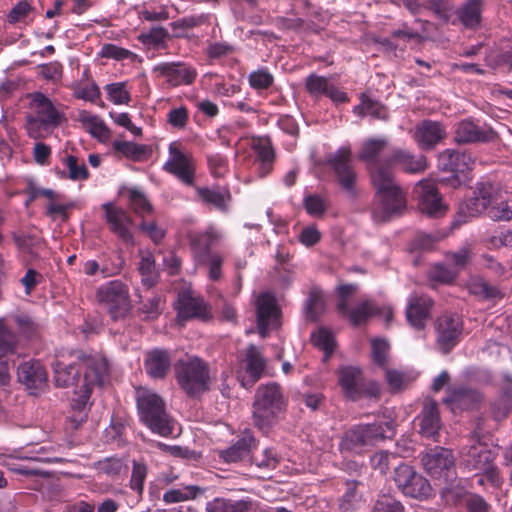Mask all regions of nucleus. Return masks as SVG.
<instances>
[{"label": "nucleus", "instance_id": "46", "mask_svg": "<svg viewBox=\"0 0 512 512\" xmlns=\"http://www.w3.org/2000/svg\"><path fill=\"white\" fill-rule=\"evenodd\" d=\"M202 489L196 485H188L182 489H170L163 494V501L166 504H175L196 498Z\"/></svg>", "mask_w": 512, "mask_h": 512}, {"label": "nucleus", "instance_id": "47", "mask_svg": "<svg viewBox=\"0 0 512 512\" xmlns=\"http://www.w3.org/2000/svg\"><path fill=\"white\" fill-rule=\"evenodd\" d=\"M355 425L346 430L340 440L339 450L342 454H360L363 451Z\"/></svg>", "mask_w": 512, "mask_h": 512}, {"label": "nucleus", "instance_id": "40", "mask_svg": "<svg viewBox=\"0 0 512 512\" xmlns=\"http://www.w3.org/2000/svg\"><path fill=\"white\" fill-rule=\"evenodd\" d=\"M305 316L311 321H316L325 311V299L321 290L313 288L309 292L304 305Z\"/></svg>", "mask_w": 512, "mask_h": 512}, {"label": "nucleus", "instance_id": "39", "mask_svg": "<svg viewBox=\"0 0 512 512\" xmlns=\"http://www.w3.org/2000/svg\"><path fill=\"white\" fill-rule=\"evenodd\" d=\"M113 149L132 161L146 160L150 155V148L144 144H137L130 141L115 140Z\"/></svg>", "mask_w": 512, "mask_h": 512}, {"label": "nucleus", "instance_id": "62", "mask_svg": "<svg viewBox=\"0 0 512 512\" xmlns=\"http://www.w3.org/2000/svg\"><path fill=\"white\" fill-rule=\"evenodd\" d=\"M9 469L19 475H23L29 478H49L51 477V473L49 471H45L39 469L32 463L23 464V463H12L9 464Z\"/></svg>", "mask_w": 512, "mask_h": 512}, {"label": "nucleus", "instance_id": "31", "mask_svg": "<svg viewBox=\"0 0 512 512\" xmlns=\"http://www.w3.org/2000/svg\"><path fill=\"white\" fill-rule=\"evenodd\" d=\"M485 0H465L455 10L456 20L468 30L480 28Z\"/></svg>", "mask_w": 512, "mask_h": 512}, {"label": "nucleus", "instance_id": "51", "mask_svg": "<svg viewBox=\"0 0 512 512\" xmlns=\"http://www.w3.org/2000/svg\"><path fill=\"white\" fill-rule=\"evenodd\" d=\"M251 464H254L259 469L274 470L279 464V459L276 452L271 448L264 449L261 454H253L249 458Z\"/></svg>", "mask_w": 512, "mask_h": 512}, {"label": "nucleus", "instance_id": "56", "mask_svg": "<svg viewBox=\"0 0 512 512\" xmlns=\"http://www.w3.org/2000/svg\"><path fill=\"white\" fill-rule=\"evenodd\" d=\"M471 257L472 251L469 246H463L457 251L448 252L446 254L447 261L453 266V269L457 270V273L466 267V265L470 262Z\"/></svg>", "mask_w": 512, "mask_h": 512}, {"label": "nucleus", "instance_id": "17", "mask_svg": "<svg viewBox=\"0 0 512 512\" xmlns=\"http://www.w3.org/2000/svg\"><path fill=\"white\" fill-rule=\"evenodd\" d=\"M17 377L32 395H37L47 386V372L39 360L22 362L17 368Z\"/></svg>", "mask_w": 512, "mask_h": 512}, {"label": "nucleus", "instance_id": "57", "mask_svg": "<svg viewBox=\"0 0 512 512\" xmlns=\"http://www.w3.org/2000/svg\"><path fill=\"white\" fill-rule=\"evenodd\" d=\"M17 336L5 325L0 318V353H14L17 346Z\"/></svg>", "mask_w": 512, "mask_h": 512}, {"label": "nucleus", "instance_id": "27", "mask_svg": "<svg viewBox=\"0 0 512 512\" xmlns=\"http://www.w3.org/2000/svg\"><path fill=\"white\" fill-rule=\"evenodd\" d=\"M496 133L491 128H482L470 120H462L456 126L454 140L458 144L491 142Z\"/></svg>", "mask_w": 512, "mask_h": 512}, {"label": "nucleus", "instance_id": "32", "mask_svg": "<svg viewBox=\"0 0 512 512\" xmlns=\"http://www.w3.org/2000/svg\"><path fill=\"white\" fill-rule=\"evenodd\" d=\"M388 141L385 138H370L366 140L358 153L359 160L366 163L367 168L370 173V178L372 179V170L377 167H381L386 169L387 171H392L387 166V159L384 161H380L378 156L381 152L387 147Z\"/></svg>", "mask_w": 512, "mask_h": 512}, {"label": "nucleus", "instance_id": "8", "mask_svg": "<svg viewBox=\"0 0 512 512\" xmlns=\"http://www.w3.org/2000/svg\"><path fill=\"white\" fill-rule=\"evenodd\" d=\"M338 384L344 396L357 401L362 397L379 398L381 389L377 382L366 381L360 368L344 366L338 369Z\"/></svg>", "mask_w": 512, "mask_h": 512}, {"label": "nucleus", "instance_id": "34", "mask_svg": "<svg viewBox=\"0 0 512 512\" xmlns=\"http://www.w3.org/2000/svg\"><path fill=\"white\" fill-rule=\"evenodd\" d=\"M252 149L256 154L258 162V173L260 177L267 176L272 168L275 159V152L269 138L258 137L253 139Z\"/></svg>", "mask_w": 512, "mask_h": 512}, {"label": "nucleus", "instance_id": "22", "mask_svg": "<svg viewBox=\"0 0 512 512\" xmlns=\"http://www.w3.org/2000/svg\"><path fill=\"white\" fill-rule=\"evenodd\" d=\"M259 441L250 429H245L228 448L218 451V457L225 463H237L249 459L258 447Z\"/></svg>", "mask_w": 512, "mask_h": 512}, {"label": "nucleus", "instance_id": "2", "mask_svg": "<svg viewBox=\"0 0 512 512\" xmlns=\"http://www.w3.org/2000/svg\"><path fill=\"white\" fill-rule=\"evenodd\" d=\"M372 185L375 189V204L372 217L377 223H385L406 210V198L395 180L393 171L377 167L372 170Z\"/></svg>", "mask_w": 512, "mask_h": 512}, {"label": "nucleus", "instance_id": "10", "mask_svg": "<svg viewBox=\"0 0 512 512\" xmlns=\"http://www.w3.org/2000/svg\"><path fill=\"white\" fill-rule=\"evenodd\" d=\"M327 165L334 178L349 198H356L358 174L353 165L352 152L349 147H341L327 158Z\"/></svg>", "mask_w": 512, "mask_h": 512}, {"label": "nucleus", "instance_id": "21", "mask_svg": "<svg viewBox=\"0 0 512 512\" xmlns=\"http://www.w3.org/2000/svg\"><path fill=\"white\" fill-rule=\"evenodd\" d=\"M434 305L433 299L426 294H411L406 306V319L416 330L425 328L427 321L431 318V310Z\"/></svg>", "mask_w": 512, "mask_h": 512}, {"label": "nucleus", "instance_id": "58", "mask_svg": "<svg viewBox=\"0 0 512 512\" xmlns=\"http://www.w3.org/2000/svg\"><path fill=\"white\" fill-rule=\"evenodd\" d=\"M169 37L168 31L162 26L152 27L147 33L139 36L140 41L145 45L160 47Z\"/></svg>", "mask_w": 512, "mask_h": 512}, {"label": "nucleus", "instance_id": "19", "mask_svg": "<svg viewBox=\"0 0 512 512\" xmlns=\"http://www.w3.org/2000/svg\"><path fill=\"white\" fill-rule=\"evenodd\" d=\"M414 193L419 200V209L431 217H438L446 211L436 184L431 180H421Z\"/></svg>", "mask_w": 512, "mask_h": 512}, {"label": "nucleus", "instance_id": "30", "mask_svg": "<svg viewBox=\"0 0 512 512\" xmlns=\"http://www.w3.org/2000/svg\"><path fill=\"white\" fill-rule=\"evenodd\" d=\"M171 353L163 348H154L146 352L144 368L153 379H164L171 368Z\"/></svg>", "mask_w": 512, "mask_h": 512}, {"label": "nucleus", "instance_id": "52", "mask_svg": "<svg viewBox=\"0 0 512 512\" xmlns=\"http://www.w3.org/2000/svg\"><path fill=\"white\" fill-rule=\"evenodd\" d=\"M248 82L254 90H266L274 84V76L266 67H262L248 75Z\"/></svg>", "mask_w": 512, "mask_h": 512}, {"label": "nucleus", "instance_id": "20", "mask_svg": "<svg viewBox=\"0 0 512 512\" xmlns=\"http://www.w3.org/2000/svg\"><path fill=\"white\" fill-rule=\"evenodd\" d=\"M447 137L446 127L438 121L422 120L416 126L413 139L421 150H432Z\"/></svg>", "mask_w": 512, "mask_h": 512}, {"label": "nucleus", "instance_id": "35", "mask_svg": "<svg viewBox=\"0 0 512 512\" xmlns=\"http://www.w3.org/2000/svg\"><path fill=\"white\" fill-rule=\"evenodd\" d=\"M489 206L481 201V199L473 194L472 197L461 202L456 211L452 228H459L462 224L467 223L471 219L478 217L484 211L488 212Z\"/></svg>", "mask_w": 512, "mask_h": 512}, {"label": "nucleus", "instance_id": "18", "mask_svg": "<svg viewBox=\"0 0 512 512\" xmlns=\"http://www.w3.org/2000/svg\"><path fill=\"white\" fill-rule=\"evenodd\" d=\"M153 72L165 78L171 87L191 85L197 77L196 69L182 62L159 63L154 66Z\"/></svg>", "mask_w": 512, "mask_h": 512}, {"label": "nucleus", "instance_id": "24", "mask_svg": "<svg viewBox=\"0 0 512 512\" xmlns=\"http://www.w3.org/2000/svg\"><path fill=\"white\" fill-rule=\"evenodd\" d=\"M256 312L258 332L262 337H266L269 329L278 325L280 311L274 296L267 293L259 295Z\"/></svg>", "mask_w": 512, "mask_h": 512}, {"label": "nucleus", "instance_id": "33", "mask_svg": "<svg viewBox=\"0 0 512 512\" xmlns=\"http://www.w3.org/2000/svg\"><path fill=\"white\" fill-rule=\"evenodd\" d=\"M221 239V234L214 228L209 227L204 232L194 233L189 236L190 246L195 262H201L205 257L213 254L211 248Z\"/></svg>", "mask_w": 512, "mask_h": 512}, {"label": "nucleus", "instance_id": "23", "mask_svg": "<svg viewBox=\"0 0 512 512\" xmlns=\"http://www.w3.org/2000/svg\"><path fill=\"white\" fill-rule=\"evenodd\" d=\"M105 211V219L110 230L127 244H133L134 238L130 231L133 224L132 218L122 208L108 202L102 205Z\"/></svg>", "mask_w": 512, "mask_h": 512}, {"label": "nucleus", "instance_id": "61", "mask_svg": "<svg viewBox=\"0 0 512 512\" xmlns=\"http://www.w3.org/2000/svg\"><path fill=\"white\" fill-rule=\"evenodd\" d=\"M385 377L388 385L394 391L402 390L413 380L408 373L388 368L385 369Z\"/></svg>", "mask_w": 512, "mask_h": 512}, {"label": "nucleus", "instance_id": "55", "mask_svg": "<svg viewBox=\"0 0 512 512\" xmlns=\"http://www.w3.org/2000/svg\"><path fill=\"white\" fill-rule=\"evenodd\" d=\"M63 163L69 170V179L71 180H86L89 177L88 169L84 162H79V159L74 155H67L63 159Z\"/></svg>", "mask_w": 512, "mask_h": 512}, {"label": "nucleus", "instance_id": "63", "mask_svg": "<svg viewBox=\"0 0 512 512\" xmlns=\"http://www.w3.org/2000/svg\"><path fill=\"white\" fill-rule=\"evenodd\" d=\"M473 194L490 207L495 200L497 188L491 181L482 180L475 184Z\"/></svg>", "mask_w": 512, "mask_h": 512}, {"label": "nucleus", "instance_id": "5", "mask_svg": "<svg viewBox=\"0 0 512 512\" xmlns=\"http://www.w3.org/2000/svg\"><path fill=\"white\" fill-rule=\"evenodd\" d=\"M140 420L154 433L167 437L174 433V421L166 412L162 398L147 388L136 389Z\"/></svg>", "mask_w": 512, "mask_h": 512}, {"label": "nucleus", "instance_id": "54", "mask_svg": "<svg viewBox=\"0 0 512 512\" xmlns=\"http://www.w3.org/2000/svg\"><path fill=\"white\" fill-rule=\"evenodd\" d=\"M429 279L432 282L441 284H450L458 276L457 270L447 267L445 264H435L428 273Z\"/></svg>", "mask_w": 512, "mask_h": 512}, {"label": "nucleus", "instance_id": "44", "mask_svg": "<svg viewBox=\"0 0 512 512\" xmlns=\"http://www.w3.org/2000/svg\"><path fill=\"white\" fill-rule=\"evenodd\" d=\"M141 282L147 288H152L158 283L159 273L155 266V260L151 255L143 256L138 264Z\"/></svg>", "mask_w": 512, "mask_h": 512}, {"label": "nucleus", "instance_id": "14", "mask_svg": "<svg viewBox=\"0 0 512 512\" xmlns=\"http://www.w3.org/2000/svg\"><path fill=\"white\" fill-rule=\"evenodd\" d=\"M463 331L461 318L452 313H444L436 322L437 342L443 353H448L459 342Z\"/></svg>", "mask_w": 512, "mask_h": 512}, {"label": "nucleus", "instance_id": "42", "mask_svg": "<svg viewBox=\"0 0 512 512\" xmlns=\"http://www.w3.org/2000/svg\"><path fill=\"white\" fill-rule=\"evenodd\" d=\"M246 362V370L254 383L262 375L265 369V361L258 348L253 344L249 345L247 348Z\"/></svg>", "mask_w": 512, "mask_h": 512}, {"label": "nucleus", "instance_id": "37", "mask_svg": "<svg viewBox=\"0 0 512 512\" xmlns=\"http://www.w3.org/2000/svg\"><path fill=\"white\" fill-rule=\"evenodd\" d=\"M344 486V493L339 499V510L340 512H354L362 501L360 487L363 484L357 480H346Z\"/></svg>", "mask_w": 512, "mask_h": 512}, {"label": "nucleus", "instance_id": "50", "mask_svg": "<svg viewBox=\"0 0 512 512\" xmlns=\"http://www.w3.org/2000/svg\"><path fill=\"white\" fill-rule=\"evenodd\" d=\"M13 321L16 323L19 332L27 339L35 338L39 335V325L33 318L25 313H19L13 316Z\"/></svg>", "mask_w": 512, "mask_h": 512}, {"label": "nucleus", "instance_id": "36", "mask_svg": "<svg viewBox=\"0 0 512 512\" xmlns=\"http://www.w3.org/2000/svg\"><path fill=\"white\" fill-rule=\"evenodd\" d=\"M197 195L202 202L226 213L229 210L231 193L227 187H198Z\"/></svg>", "mask_w": 512, "mask_h": 512}, {"label": "nucleus", "instance_id": "15", "mask_svg": "<svg viewBox=\"0 0 512 512\" xmlns=\"http://www.w3.org/2000/svg\"><path fill=\"white\" fill-rule=\"evenodd\" d=\"M176 310L178 317L184 320L197 319L206 322L212 319L209 305L202 297L195 296L190 291L178 294Z\"/></svg>", "mask_w": 512, "mask_h": 512}, {"label": "nucleus", "instance_id": "11", "mask_svg": "<svg viewBox=\"0 0 512 512\" xmlns=\"http://www.w3.org/2000/svg\"><path fill=\"white\" fill-rule=\"evenodd\" d=\"M441 170L452 173L441 181L457 188L467 182L466 172L472 168L473 160L470 154L457 149H445L438 156Z\"/></svg>", "mask_w": 512, "mask_h": 512}, {"label": "nucleus", "instance_id": "6", "mask_svg": "<svg viewBox=\"0 0 512 512\" xmlns=\"http://www.w3.org/2000/svg\"><path fill=\"white\" fill-rule=\"evenodd\" d=\"M174 370L178 385L188 396L195 397L209 389V367L201 358L180 359Z\"/></svg>", "mask_w": 512, "mask_h": 512}, {"label": "nucleus", "instance_id": "16", "mask_svg": "<svg viewBox=\"0 0 512 512\" xmlns=\"http://www.w3.org/2000/svg\"><path fill=\"white\" fill-rule=\"evenodd\" d=\"M168 173L175 175L186 185L194 182V163L191 156L180 150L177 143L169 145V159L163 166Z\"/></svg>", "mask_w": 512, "mask_h": 512}, {"label": "nucleus", "instance_id": "64", "mask_svg": "<svg viewBox=\"0 0 512 512\" xmlns=\"http://www.w3.org/2000/svg\"><path fill=\"white\" fill-rule=\"evenodd\" d=\"M488 217L494 221H510L512 219V200L500 201L491 205Z\"/></svg>", "mask_w": 512, "mask_h": 512}, {"label": "nucleus", "instance_id": "45", "mask_svg": "<svg viewBox=\"0 0 512 512\" xmlns=\"http://www.w3.org/2000/svg\"><path fill=\"white\" fill-rule=\"evenodd\" d=\"M311 341L314 346L324 352V361L330 358L336 347L334 335L326 328H321L312 333Z\"/></svg>", "mask_w": 512, "mask_h": 512}, {"label": "nucleus", "instance_id": "1", "mask_svg": "<svg viewBox=\"0 0 512 512\" xmlns=\"http://www.w3.org/2000/svg\"><path fill=\"white\" fill-rule=\"evenodd\" d=\"M54 380L58 387H79L80 398L89 399L92 389L103 384L106 365L80 350L61 352L53 363Z\"/></svg>", "mask_w": 512, "mask_h": 512}, {"label": "nucleus", "instance_id": "25", "mask_svg": "<svg viewBox=\"0 0 512 512\" xmlns=\"http://www.w3.org/2000/svg\"><path fill=\"white\" fill-rule=\"evenodd\" d=\"M305 88L307 92L316 99L326 96L334 103H346L349 101L347 94L331 84L328 78L314 73L306 77Z\"/></svg>", "mask_w": 512, "mask_h": 512}, {"label": "nucleus", "instance_id": "38", "mask_svg": "<svg viewBox=\"0 0 512 512\" xmlns=\"http://www.w3.org/2000/svg\"><path fill=\"white\" fill-rule=\"evenodd\" d=\"M360 104L355 106L353 112L360 117L370 115L379 120L388 118V109L382 103L370 98L367 94L362 93L360 96Z\"/></svg>", "mask_w": 512, "mask_h": 512}, {"label": "nucleus", "instance_id": "12", "mask_svg": "<svg viewBox=\"0 0 512 512\" xmlns=\"http://www.w3.org/2000/svg\"><path fill=\"white\" fill-rule=\"evenodd\" d=\"M421 461L430 476L444 478L446 481L452 478L455 460L450 450L435 447L424 453Z\"/></svg>", "mask_w": 512, "mask_h": 512}, {"label": "nucleus", "instance_id": "49", "mask_svg": "<svg viewBox=\"0 0 512 512\" xmlns=\"http://www.w3.org/2000/svg\"><path fill=\"white\" fill-rule=\"evenodd\" d=\"M163 306V299L159 295H154L146 301L140 302L138 312L143 315L144 320H155L162 313Z\"/></svg>", "mask_w": 512, "mask_h": 512}, {"label": "nucleus", "instance_id": "41", "mask_svg": "<svg viewBox=\"0 0 512 512\" xmlns=\"http://www.w3.org/2000/svg\"><path fill=\"white\" fill-rule=\"evenodd\" d=\"M378 313H380V309L372 301L365 300L350 309L346 317L351 325L359 326Z\"/></svg>", "mask_w": 512, "mask_h": 512}, {"label": "nucleus", "instance_id": "26", "mask_svg": "<svg viewBox=\"0 0 512 512\" xmlns=\"http://www.w3.org/2000/svg\"><path fill=\"white\" fill-rule=\"evenodd\" d=\"M387 166L391 170L392 167H399L406 173L417 174L427 169L428 162L426 156L422 154L415 155L407 149L396 148L387 158Z\"/></svg>", "mask_w": 512, "mask_h": 512}, {"label": "nucleus", "instance_id": "48", "mask_svg": "<svg viewBox=\"0 0 512 512\" xmlns=\"http://www.w3.org/2000/svg\"><path fill=\"white\" fill-rule=\"evenodd\" d=\"M128 193L129 206L136 215L144 217L145 215L152 212L153 208L151 203L140 190L132 188L128 191Z\"/></svg>", "mask_w": 512, "mask_h": 512}, {"label": "nucleus", "instance_id": "29", "mask_svg": "<svg viewBox=\"0 0 512 512\" xmlns=\"http://www.w3.org/2000/svg\"><path fill=\"white\" fill-rule=\"evenodd\" d=\"M363 448L375 445L377 442L390 439L395 435L393 422H376L372 424L355 425Z\"/></svg>", "mask_w": 512, "mask_h": 512}, {"label": "nucleus", "instance_id": "43", "mask_svg": "<svg viewBox=\"0 0 512 512\" xmlns=\"http://www.w3.org/2000/svg\"><path fill=\"white\" fill-rule=\"evenodd\" d=\"M251 506L250 501L246 500H227L216 498L213 502L207 504V512H248Z\"/></svg>", "mask_w": 512, "mask_h": 512}, {"label": "nucleus", "instance_id": "13", "mask_svg": "<svg viewBox=\"0 0 512 512\" xmlns=\"http://www.w3.org/2000/svg\"><path fill=\"white\" fill-rule=\"evenodd\" d=\"M494 460L495 453L485 443L479 441L464 445L459 451V465L468 472L478 474Z\"/></svg>", "mask_w": 512, "mask_h": 512}, {"label": "nucleus", "instance_id": "7", "mask_svg": "<svg viewBox=\"0 0 512 512\" xmlns=\"http://www.w3.org/2000/svg\"><path fill=\"white\" fill-rule=\"evenodd\" d=\"M96 296L112 320H122L129 315L132 308L129 289L122 281L111 280L101 285Z\"/></svg>", "mask_w": 512, "mask_h": 512}, {"label": "nucleus", "instance_id": "28", "mask_svg": "<svg viewBox=\"0 0 512 512\" xmlns=\"http://www.w3.org/2000/svg\"><path fill=\"white\" fill-rule=\"evenodd\" d=\"M419 419L420 433L423 437L437 441L441 427L438 403L431 398H426Z\"/></svg>", "mask_w": 512, "mask_h": 512}, {"label": "nucleus", "instance_id": "9", "mask_svg": "<svg viewBox=\"0 0 512 512\" xmlns=\"http://www.w3.org/2000/svg\"><path fill=\"white\" fill-rule=\"evenodd\" d=\"M393 480L397 488L407 497L424 501L433 496V488L428 479L406 463L395 466Z\"/></svg>", "mask_w": 512, "mask_h": 512}, {"label": "nucleus", "instance_id": "53", "mask_svg": "<svg viewBox=\"0 0 512 512\" xmlns=\"http://www.w3.org/2000/svg\"><path fill=\"white\" fill-rule=\"evenodd\" d=\"M148 467L144 462L133 461L130 488L139 496L143 494L144 482L147 477Z\"/></svg>", "mask_w": 512, "mask_h": 512}, {"label": "nucleus", "instance_id": "3", "mask_svg": "<svg viewBox=\"0 0 512 512\" xmlns=\"http://www.w3.org/2000/svg\"><path fill=\"white\" fill-rule=\"evenodd\" d=\"M288 398L283 388L276 382H268L257 387L252 404L254 426L268 434L285 415Z\"/></svg>", "mask_w": 512, "mask_h": 512}, {"label": "nucleus", "instance_id": "59", "mask_svg": "<svg viewBox=\"0 0 512 512\" xmlns=\"http://www.w3.org/2000/svg\"><path fill=\"white\" fill-rule=\"evenodd\" d=\"M223 257L216 252L205 257L201 262H195L197 265H206L208 267V276L213 281H218L222 277Z\"/></svg>", "mask_w": 512, "mask_h": 512}, {"label": "nucleus", "instance_id": "4", "mask_svg": "<svg viewBox=\"0 0 512 512\" xmlns=\"http://www.w3.org/2000/svg\"><path fill=\"white\" fill-rule=\"evenodd\" d=\"M30 108L31 111L25 116V129L31 139H46L66 121L64 113L41 92L31 94Z\"/></svg>", "mask_w": 512, "mask_h": 512}, {"label": "nucleus", "instance_id": "60", "mask_svg": "<svg viewBox=\"0 0 512 512\" xmlns=\"http://www.w3.org/2000/svg\"><path fill=\"white\" fill-rule=\"evenodd\" d=\"M105 90L109 100L116 105L128 104L131 100L130 93L125 89L124 82L108 84Z\"/></svg>", "mask_w": 512, "mask_h": 512}]
</instances>
